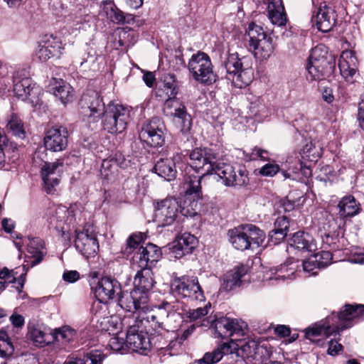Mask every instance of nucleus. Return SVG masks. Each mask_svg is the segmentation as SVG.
I'll return each mask as SVG.
<instances>
[{"label": "nucleus", "mask_w": 364, "mask_h": 364, "mask_svg": "<svg viewBox=\"0 0 364 364\" xmlns=\"http://www.w3.org/2000/svg\"><path fill=\"white\" fill-rule=\"evenodd\" d=\"M80 112L85 117L99 119L103 114L102 125L109 133H121L127 127L129 112L121 105H109L105 111V104L98 92L89 90L83 93L80 101Z\"/></svg>", "instance_id": "f257e3e1"}, {"label": "nucleus", "mask_w": 364, "mask_h": 364, "mask_svg": "<svg viewBox=\"0 0 364 364\" xmlns=\"http://www.w3.org/2000/svg\"><path fill=\"white\" fill-rule=\"evenodd\" d=\"M338 319L344 323L334 326L331 323L332 319L327 317L325 320L315 323L312 326L304 330L306 338L310 340L313 343L322 346L323 341L320 339H315L317 336H325L328 338L331 336L339 335L341 331L351 327V321L354 320L364 319V305L363 304H346L343 309L341 310L338 315Z\"/></svg>", "instance_id": "f03ea898"}, {"label": "nucleus", "mask_w": 364, "mask_h": 364, "mask_svg": "<svg viewBox=\"0 0 364 364\" xmlns=\"http://www.w3.org/2000/svg\"><path fill=\"white\" fill-rule=\"evenodd\" d=\"M181 205L176 198H166L157 203L155 210L156 220L161 226H167L173 223L178 215L181 213L186 217H193L196 214L198 202L188 205Z\"/></svg>", "instance_id": "7ed1b4c3"}, {"label": "nucleus", "mask_w": 364, "mask_h": 364, "mask_svg": "<svg viewBox=\"0 0 364 364\" xmlns=\"http://www.w3.org/2000/svg\"><path fill=\"white\" fill-rule=\"evenodd\" d=\"M249 49L254 53L256 58L263 60L267 59L273 52L272 39L264 31L263 28L255 23L248 26Z\"/></svg>", "instance_id": "20e7f679"}, {"label": "nucleus", "mask_w": 364, "mask_h": 364, "mask_svg": "<svg viewBox=\"0 0 364 364\" xmlns=\"http://www.w3.org/2000/svg\"><path fill=\"white\" fill-rule=\"evenodd\" d=\"M171 289L175 296L191 301H203L205 299L196 276L183 275L174 278L171 282Z\"/></svg>", "instance_id": "39448f33"}, {"label": "nucleus", "mask_w": 364, "mask_h": 364, "mask_svg": "<svg viewBox=\"0 0 364 364\" xmlns=\"http://www.w3.org/2000/svg\"><path fill=\"white\" fill-rule=\"evenodd\" d=\"M144 318L138 316L129 321L126 343L129 348L141 354H146L151 348V341L146 333L143 331Z\"/></svg>", "instance_id": "423d86ee"}, {"label": "nucleus", "mask_w": 364, "mask_h": 364, "mask_svg": "<svg viewBox=\"0 0 364 364\" xmlns=\"http://www.w3.org/2000/svg\"><path fill=\"white\" fill-rule=\"evenodd\" d=\"M190 166L203 176L213 174L219 159L218 154L210 148H196L189 155Z\"/></svg>", "instance_id": "0eeeda50"}, {"label": "nucleus", "mask_w": 364, "mask_h": 364, "mask_svg": "<svg viewBox=\"0 0 364 364\" xmlns=\"http://www.w3.org/2000/svg\"><path fill=\"white\" fill-rule=\"evenodd\" d=\"M213 173L216 174L222 183L228 187L243 186L247 184L248 173L244 167L236 169L232 165L218 161Z\"/></svg>", "instance_id": "6e6552de"}, {"label": "nucleus", "mask_w": 364, "mask_h": 364, "mask_svg": "<svg viewBox=\"0 0 364 364\" xmlns=\"http://www.w3.org/2000/svg\"><path fill=\"white\" fill-rule=\"evenodd\" d=\"M75 247L85 258L95 257L99 250L97 235L93 227L87 224L82 230H75Z\"/></svg>", "instance_id": "1a4fd4ad"}, {"label": "nucleus", "mask_w": 364, "mask_h": 364, "mask_svg": "<svg viewBox=\"0 0 364 364\" xmlns=\"http://www.w3.org/2000/svg\"><path fill=\"white\" fill-rule=\"evenodd\" d=\"M178 304H180L178 301L174 302L162 301L160 304L155 306L152 311L144 318L148 322H153L154 328L166 329L168 316H179V313L176 314L179 309Z\"/></svg>", "instance_id": "9d476101"}, {"label": "nucleus", "mask_w": 364, "mask_h": 364, "mask_svg": "<svg viewBox=\"0 0 364 364\" xmlns=\"http://www.w3.org/2000/svg\"><path fill=\"white\" fill-rule=\"evenodd\" d=\"M164 131V122L159 118L154 117L143 125L140 136L150 146L159 147L165 142Z\"/></svg>", "instance_id": "9b49d317"}, {"label": "nucleus", "mask_w": 364, "mask_h": 364, "mask_svg": "<svg viewBox=\"0 0 364 364\" xmlns=\"http://www.w3.org/2000/svg\"><path fill=\"white\" fill-rule=\"evenodd\" d=\"M68 129L61 125H55L48 129L44 136L46 149L56 152L66 149L68 143Z\"/></svg>", "instance_id": "f8f14e48"}, {"label": "nucleus", "mask_w": 364, "mask_h": 364, "mask_svg": "<svg viewBox=\"0 0 364 364\" xmlns=\"http://www.w3.org/2000/svg\"><path fill=\"white\" fill-rule=\"evenodd\" d=\"M121 293L120 284L117 279L110 277L101 278L95 289L96 297L102 303L116 300Z\"/></svg>", "instance_id": "ddd939ff"}, {"label": "nucleus", "mask_w": 364, "mask_h": 364, "mask_svg": "<svg viewBox=\"0 0 364 364\" xmlns=\"http://www.w3.org/2000/svg\"><path fill=\"white\" fill-rule=\"evenodd\" d=\"M247 325L245 322L235 318L220 317L214 322V328L217 337L225 338L234 334H242Z\"/></svg>", "instance_id": "4468645a"}, {"label": "nucleus", "mask_w": 364, "mask_h": 364, "mask_svg": "<svg viewBox=\"0 0 364 364\" xmlns=\"http://www.w3.org/2000/svg\"><path fill=\"white\" fill-rule=\"evenodd\" d=\"M334 57L328 55V48L325 45L318 44L311 49L306 68H334Z\"/></svg>", "instance_id": "2eb2a0df"}, {"label": "nucleus", "mask_w": 364, "mask_h": 364, "mask_svg": "<svg viewBox=\"0 0 364 364\" xmlns=\"http://www.w3.org/2000/svg\"><path fill=\"white\" fill-rule=\"evenodd\" d=\"M63 163L58 160L53 163L45 162L41 167V173L44 188L48 193H51L53 188L58 185Z\"/></svg>", "instance_id": "dca6fc26"}, {"label": "nucleus", "mask_w": 364, "mask_h": 364, "mask_svg": "<svg viewBox=\"0 0 364 364\" xmlns=\"http://www.w3.org/2000/svg\"><path fill=\"white\" fill-rule=\"evenodd\" d=\"M319 31L326 33L331 31L335 26L337 14L333 8L328 6L325 2L321 4L316 15L312 17Z\"/></svg>", "instance_id": "f3484780"}, {"label": "nucleus", "mask_w": 364, "mask_h": 364, "mask_svg": "<svg viewBox=\"0 0 364 364\" xmlns=\"http://www.w3.org/2000/svg\"><path fill=\"white\" fill-rule=\"evenodd\" d=\"M181 154L176 153L171 158L160 159L154 167V172L167 181L173 180L176 176L177 165L181 161Z\"/></svg>", "instance_id": "a211bd4d"}, {"label": "nucleus", "mask_w": 364, "mask_h": 364, "mask_svg": "<svg viewBox=\"0 0 364 364\" xmlns=\"http://www.w3.org/2000/svg\"><path fill=\"white\" fill-rule=\"evenodd\" d=\"M101 9L100 15L117 24L129 23L134 19L133 15H125L122 11L117 7L113 1L109 0L103 1L102 2Z\"/></svg>", "instance_id": "6ab92c4d"}, {"label": "nucleus", "mask_w": 364, "mask_h": 364, "mask_svg": "<svg viewBox=\"0 0 364 364\" xmlns=\"http://www.w3.org/2000/svg\"><path fill=\"white\" fill-rule=\"evenodd\" d=\"M205 176L190 175L185 179V188H186V198L183 200L184 205H188L191 207V203L196 202V199L202 198L201 191V180Z\"/></svg>", "instance_id": "aec40b11"}, {"label": "nucleus", "mask_w": 364, "mask_h": 364, "mask_svg": "<svg viewBox=\"0 0 364 364\" xmlns=\"http://www.w3.org/2000/svg\"><path fill=\"white\" fill-rule=\"evenodd\" d=\"M49 87L50 91L55 97L59 98L63 105L73 101L74 97L73 89L63 79L53 77L50 82Z\"/></svg>", "instance_id": "412c9836"}, {"label": "nucleus", "mask_w": 364, "mask_h": 364, "mask_svg": "<svg viewBox=\"0 0 364 364\" xmlns=\"http://www.w3.org/2000/svg\"><path fill=\"white\" fill-rule=\"evenodd\" d=\"M23 71L24 70H17L13 75L14 92L18 98L22 100H26L33 90L31 80L28 77H23Z\"/></svg>", "instance_id": "4be33fe9"}, {"label": "nucleus", "mask_w": 364, "mask_h": 364, "mask_svg": "<svg viewBox=\"0 0 364 364\" xmlns=\"http://www.w3.org/2000/svg\"><path fill=\"white\" fill-rule=\"evenodd\" d=\"M247 273V267L245 265H240L228 272L224 276L220 291H230L235 287H240L242 284V277Z\"/></svg>", "instance_id": "5701e85b"}, {"label": "nucleus", "mask_w": 364, "mask_h": 364, "mask_svg": "<svg viewBox=\"0 0 364 364\" xmlns=\"http://www.w3.org/2000/svg\"><path fill=\"white\" fill-rule=\"evenodd\" d=\"M228 235L230 242L235 249L245 250L251 247L244 225H240L230 230Z\"/></svg>", "instance_id": "b1692460"}, {"label": "nucleus", "mask_w": 364, "mask_h": 364, "mask_svg": "<svg viewBox=\"0 0 364 364\" xmlns=\"http://www.w3.org/2000/svg\"><path fill=\"white\" fill-rule=\"evenodd\" d=\"M198 244L197 238L188 232H184L176 240V244L173 246V251L181 257L191 254Z\"/></svg>", "instance_id": "393cba45"}, {"label": "nucleus", "mask_w": 364, "mask_h": 364, "mask_svg": "<svg viewBox=\"0 0 364 364\" xmlns=\"http://www.w3.org/2000/svg\"><path fill=\"white\" fill-rule=\"evenodd\" d=\"M153 272L150 268L137 270L134 279V289L145 293L152 289L154 285Z\"/></svg>", "instance_id": "a878e982"}, {"label": "nucleus", "mask_w": 364, "mask_h": 364, "mask_svg": "<svg viewBox=\"0 0 364 364\" xmlns=\"http://www.w3.org/2000/svg\"><path fill=\"white\" fill-rule=\"evenodd\" d=\"M339 215L343 218H352L358 215L362 210L360 204L353 196L343 197L338 204Z\"/></svg>", "instance_id": "bb28decb"}, {"label": "nucleus", "mask_w": 364, "mask_h": 364, "mask_svg": "<svg viewBox=\"0 0 364 364\" xmlns=\"http://www.w3.org/2000/svg\"><path fill=\"white\" fill-rule=\"evenodd\" d=\"M136 290H133L130 293H121L116 301L121 308L127 311L133 312V318L138 316L139 318H141L139 315L136 316L135 314L140 309H144V306H141L139 301L136 299Z\"/></svg>", "instance_id": "cd10ccee"}, {"label": "nucleus", "mask_w": 364, "mask_h": 364, "mask_svg": "<svg viewBox=\"0 0 364 364\" xmlns=\"http://www.w3.org/2000/svg\"><path fill=\"white\" fill-rule=\"evenodd\" d=\"M289 245L304 251H314L316 248L313 237L304 231L295 232L289 240Z\"/></svg>", "instance_id": "c85d7f7f"}, {"label": "nucleus", "mask_w": 364, "mask_h": 364, "mask_svg": "<svg viewBox=\"0 0 364 364\" xmlns=\"http://www.w3.org/2000/svg\"><path fill=\"white\" fill-rule=\"evenodd\" d=\"M226 77L232 81L235 87L242 88L252 82L253 73L252 70H227Z\"/></svg>", "instance_id": "c756f323"}, {"label": "nucleus", "mask_w": 364, "mask_h": 364, "mask_svg": "<svg viewBox=\"0 0 364 364\" xmlns=\"http://www.w3.org/2000/svg\"><path fill=\"white\" fill-rule=\"evenodd\" d=\"M28 252L31 254V265L34 266L39 264L46 255V250L44 242L39 237H35L30 240L28 244Z\"/></svg>", "instance_id": "7c9ffc66"}, {"label": "nucleus", "mask_w": 364, "mask_h": 364, "mask_svg": "<svg viewBox=\"0 0 364 364\" xmlns=\"http://www.w3.org/2000/svg\"><path fill=\"white\" fill-rule=\"evenodd\" d=\"M75 209L73 206L67 208L65 206H58L55 215L51 218V223L55 222L56 227L60 226L62 223L71 224L75 220Z\"/></svg>", "instance_id": "2f4dec72"}, {"label": "nucleus", "mask_w": 364, "mask_h": 364, "mask_svg": "<svg viewBox=\"0 0 364 364\" xmlns=\"http://www.w3.org/2000/svg\"><path fill=\"white\" fill-rule=\"evenodd\" d=\"M177 112L174 113V123L178 128L180 129V132L186 135L187 134L191 127L192 120L191 115L187 113L186 107H181V109L176 110Z\"/></svg>", "instance_id": "473e14b6"}, {"label": "nucleus", "mask_w": 364, "mask_h": 364, "mask_svg": "<svg viewBox=\"0 0 364 364\" xmlns=\"http://www.w3.org/2000/svg\"><path fill=\"white\" fill-rule=\"evenodd\" d=\"M41 42L55 55L58 58L62 50L64 49V46L60 37L53 34H46L42 38Z\"/></svg>", "instance_id": "72a5a7b5"}, {"label": "nucleus", "mask_w": 364, "mask_h": 364, "mask_svg": "<svg viewBox=\"0 0 364 364\" xmlns=\"http://www.w3.org/2000/svg\"><path fill=\"white\" fill-rule=\"evenodd\" d=\"M244 226L250 242V245H255L257 247L262 245L266 237L264 231L252 224H245Z\"/></svg>", "instance_id": "f704fd0d"}, {"label": "nucleus", "mask_w": 364, "mask_h": 364, "mask_svg": "<svg viewBox=\"0 0 364 364\" xmlns=\"http://www.w3.org/2000/svg\"><path fill=\"white\" fill-rule=\"evenodd\" d=\"M14 352V346L11 338L9 336L7 332L4 329L0 330V357L9 358L11 357Z\"/></svg>", "instance_id": "c9c22d12"}, {"label": "nucleus", "mask_w": 364, "mask_h": 364, "mask_svg": "<svg viewBox=\"0 0 364 364\" xmlns=\"http://www.w3.org/2000/svg\"><path fill=\"white\" fill-rule=\"evenodd\" d=\"M211 67L210 57L202 51L193 54L188 62V68H211Z\"/></svg>", "instance_id": "e433bc0d"}, {"label": "nucleus", "mask_w": 364, "mask_h": 364, "mask_svg": "<svg viewBox=\"0 0 364 364\" xmlns=\"http://www.w3.org/2000/svg\"><path fill=\"white\" fill-rule=\"evenodd\" d=\"M6 128L13 135L18 138L24 139L26 136L23 122L16 114H13L11 116L8 121Z\"/></svg>", "instance_id": "4c0bfd02"}, {"label": "nucleus", "mask_w": 364, "mask_h": 364, "mask_svg": "<svg viewBox=\"0 0 364 364\" xmlns=\"http://www.w3.org/2000/svg\"><path fill=\"white\" fill-rule=\"evenodd\" d=\"M104 358V354L97 350H94L87 353L82 358L67 361L63 364H102Z\"/></svg>", "instance_id": "58836bf2"}, {"label": "nucleus", "mask_w": 364, "mask_h": 364, "mask_svg": "<svg viewBox=\"0 0 364 364\" xmlns=\"http://www.w3.org/2000/svg\"><path fill=\"white\" fill-rule=\"evenodd\" d=\"M53 342L58 341L63 343H69L76 336V331L69 326H63L60 328L55 329L53 333Z\"/></svg>", "instance_id": "ea45409f"}, {"label": "nucleus", "mask_w": 364, "mask_h": 364, "mask_svg": "<svg viewBox=\"0 0 364 364\" xmlns=\"http://www.w3.org/2000/svg\"><path fill=\"white\" fill-rule=\"evenodd\" d=\"M31 338L36 346H43L53 343V333H46L38 328L31 330Z\"/></svg>", "instance_id": "a19ab883"}, {"label": "nucleus", "mask_w": 364, "mask_h": 364, "mask_svg": "<svg viewBox=\"0 0 364 364\" xmlns=\"http://www.w3.org/2000/svg\"><path fill=\"white\" fill-rule=\"evenodd\" d=\"M358 61L352 50H344L342 52L338 60V68H355L358 66Z\"/></svg>", "instance_id": "79ce46f5"}, {"label": "nucleus", "mask_w": 364, "mask_h": 364, "mask_svg": "<svg viewBox=\"0 0 364 364\" xmlns=\"http://www.w3.org/2000/svg\"><path fill=\"white\" fill-rule=\"evenodd\" d=\"M268 16L272 23L277 26H284L287 22L284 6L282 9H268Z\"/></svg>", "instance_id": "37998d69"}, {"label": "nucleus", "mask_w": 364, "mask_h": 364, "mask_svg": "<svg viewBox=\"0 0 364 364\" xmlns=\"http://www.w3.org/2000/svg\"><path fill=\"white\" fill-rule=\"evenodd\" d=\"M192 75L196 80L204 84H211L217 77L213 70H193Z\"/></svg>", "instance_id": "c03bdc74"}, {"label": "nucleus", "mask_w": 364, "mask_h": 364, "mask_svg": "<svg viewBox=\"0 0 364 364\" xmlns=\"http://www.w3.org/2000/svg\"><path fill=\"white\" fill-rule=\"evenodd\" d=\"M181 107H186L182 105L180 101L173 96H168L164 105V112L166 116H173L174 113L177 112L176 110L181 109Z\"/></svg>", "instance_id": "a18cd8bd"}, {"label": "nucleus", "mask_w": 364, "mask_h": 364, "mask_svg": "<svg viewBox=\"0 0 364 364\" xmlns=\"http://www.w3.org/2000/svg\"><path fill=\"white\" fill-rule=\"evenodd\" d=\"M69 18V20L73 21V25L78 26L89 22L90 16L85 9H79L71 12Z\"/></svg>", "instance_id": "49530a36"}, {"label": "nucleus", "mask_w": 364, "mask_h": 364, "mask_svg": "<svg viewBox=\"0 0 364 364\" xmlns=\"http://www.w3.org/2000/svg\"><path fill=\"white\" fill-rule=\"evenodd\" d=\"M118 164L114 159H107L103 160L101 166V174L105 178L109 179V177L117 170Z\"/></svg>", "instance_id": "de8ad7c7"}, {"label": "nucleus", "mask_w": 364, "mask_h": 364, "mask_svg": "<svg viewBox=\"0 0 364 364\" xmlns=\"http://www.w3.org/2000/svg\"><path fill=\"white\" fill-rule=\"evenodd\" d=\"M145 254H146V259L149 262L153 263L159 260L161 257V252L160 248L152 244L148 243L145 247H143Z\"/></svg>", "instance_id": "09e8293b"}, {"label": "nucleus", "mask_w": 364, "mask_h": 364, "mask_svg": "<svg viewBox=\"0 0 364 364\" xmlns=\"http://www.w3.org/2000/svg\"><path fill=\"white\" fill-rule=\"evenodd\" d=\"M222 358L220 351L216 348L211 352L205 353L203 357L198 360V364H214Z\"/></svg>", "instance_id": "8fccbe9b"}, {"label": "nucleus", "mask_w": 364, "mask_h": 364, "mask_svg": "<svg viewBox=\"0 0 364 364\" xmlns=\"http://www.w3.org/2000/svg\"><path fill=\"white\" fill-rule=\"evenodd\" d=\"M146 254L144 251L143 246L133 256V267H137L139 269L148 268L149 261L146 259Z\"/></svg>", "instance_id": "3c124183"}, {"label": "nucleus", "mask_w": 364, "mask_h": 364, "mask_svg": "<svg viewBox=\"0 0 364 364\" xmlns=\"http://www.w3.org/2000/svg\"><path fill=\"white\" fill-rule=\"evenodd\" d=\"M162 80L164 88L167 90V95L168 96L175 97L178 93V91L176 90L175 76L173 75L168 74L167 75H164Z\"/></svg>", "instance_id": "603ef678"}, {"label": "nucleus", "mask_w": 364, "mask_h": 364, "mask_svg": "<svg viewBox=\"0 0 364 364\" xmlns=\"http://www.w3.org/2000/svg\"><path fill=\"white\" fill-rule=\"evenodd\" d=\"M146 239V235L141 232L132 233L127 240V249H134Z\"/></svg>", "instance_id": "864d4df0"}, {"label": "nucleus", "mask_w": 364, "mask_h": 364, "mask_svg": "<svg viewBox=\"0 0 364 364\" xmlns=\"http://www.w3.org/2000/svg\"><path fill=\"white\" fill-rule=\"evenodd\" d=\"M312 256L314 259L316 258L321 269L329 265L333 259L332 254L329 251H321Z\"/></svg>", "instance_id": "5fc2aeb1"}, {"label": "nucleus", "mask_w": 364, "mask_h": 364, "mask_svg": "<svg viewBox=\"0 0 364 364\" xmlns=\"http://www.w3.org/2000/svg\"><path fill=\"white\" fill-rule=\"evenodd\" d=\"M303 269L305 272L308 273L309 275H316L318 271L321 269L319 264L317 263L316 258L311 256L308 259L303 262L302 264Z\"/></svg>", "instance_id": "6e6d98bb"}, {"label": "nucleus", "mask_w": 364, "mask_h": 364, "mask_svg": "<svg viewBox=\"0 0 364 364\" xmlns=\"http://www.w3.org/2000/svg\"><path fill=\"white\" fill-rule=\"evenodd\" d=\"M210 304L208 303L203 307H199L196 309H191L186 312V316L192 321L198 320L208 314Z\"/></svg>", "instance_id": "4d7b16f0"}, {"label": "nucleus", "mask_w": 364, "mask_h": 364, "mask_svg": "<svg viewBox=\"0 0 364 364\" xmlns=\"http://www.w3.org/2000/svg\"><path fill=\"white\" fill-rule=\"evenodd\" d=\"M217 348L220 351L223 358L225 355L235 353L238 349V346L232 340H230L228 342L219 344Z\"/></svg>", "instance_id": "13d9d810"}, {"label": "nucleus", "mask_w": 364, "mask_h": 364, "mask_svg": "<svg viewBox=\"0 0 364 364\" xmlns=\"http://www.w3.org/2000/svg\"><path fill=\"white\" fill-rule=\"evenodd\" d=\"M36 55L38 59L41 61H46L50 58L56 57L53 55L51 50L46 48V46L41 41L38 46V50L36 53Z\"/></svg>", "instance_id": "bf43d9fd"}, {"label": "nucleus", "mask_w": 364, "mask_h": 364, "mask_svg": "<svg viewBox=\"0 0 364 364\" xmlns=\"http://www.w3.org/2000/svg\"><path fill=\"white\" fill-rule=\"evenodd\" d=\"M279 171V166L277 164H267L262 167L259 173L264 176H274Z\"/></svg>", "instance_id": "052dcab7"}, {"label": "nucleus", "mask_w": 364, "mask_h": 364, "mask_svg": "<svg viewBox=\"0 0 364 364\" xmlns=\"http://www.w3.org/2000/svg\"><path fill=\"white\" fill-rule=\"evenodd\" d=\"M289 219L287 216H279L277 218L274 222V229L278 230L279 231L286 232L287 233L289 230Z\"/></svg>", "instance_id": "680f3d73"}, {"label": "nucleus", "mask_w": 364, "mask_h": 364, "mask_svg": "<svg viewBox=\"0 0 364 364\" xmlns=\"http://www.w3.org/2000/svg\"><path fill=\"white\" fill-rule=\"evenodd\" d=\"M287 235V233H286V232L273 229L269 232V237L272 243L278 244L286 237Z\"/></svg>", "instance_id": "e2e57ef3"}, {"label": "nucleus", "mask_w": 364, "mask_h": 364, "mask_svg": "<svg viewBox=\"0 0 364 364\" xmlns=\"http://www.w3.org/2000/svg\"><path fill=\"white\" fill-rule=\"evenodd\" d=\"M343 350V346L339 343L337 341L331 339L328 342V348L327 353L330 355L335 356L338 354L340 351Z\"/></svg>", "instance_id": "0e129e2a"}, {"label": "nucleus", "mask_w": 364, "mask_h": 364, "mask_svg": "<svg viewBox=\"0 0 364 364\" xmlns=\"http://www.w3.org/2000/svg\"><path fill=\"white\" fill-rule=\"evenodd\" d=\"M0 279L8 281L9 283L16 282V274L14 270H10L7 267L0 269Z\"/></svg>", "instance_id": "69168bd1"}, {"label": "nucleus", "mask_w": 364, "mask_h": 364, "mask_svg": "<svg viewBox=\"0 0 364 364\" xmlns=\"http://www.w3.org/2000/svg\"><path fill=\"white\" fill-rule=\"evenodd\" d=\"M306 77L309 81L321 80L323 79V74L320 70H307Z\"/></svg>", "instance_id": "338daca9"}, {"label": "nucleus", "mask_w": 364, "mask_h": 364, "mask_svg": "<svg viewBox=\"0 0 364 364\" xmlns=\"http://www.w3.org/2000/svg\"><path fill=\"white\" fill-rule=\"evenodd\" d=\"M358 121L360 127L364 130V98L358 104Z\"/></svg>", "instance_id": "774afa93"}]
</instances>
